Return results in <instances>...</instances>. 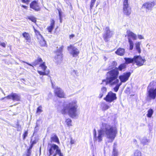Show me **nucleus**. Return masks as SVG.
Segmentation results:
<instances>
[{"mask_svg":"<svg viewBox=\"0 0 156 156\" xmlns=\"http://www.w3.org/2000/svg\"><path fill=\"white\" fill-rule=\"evenodd\" d=\"M102 126L105 127V130H98V141L100 142L102 140V135L103 132H104L107 138L112 142L115 138L117 133V130L115 126L108 125L107 123H102Z\"/></svg>","mask_w":156,"mask_h":156,"instance_id":"f257e3e1","label":"nucleus"},{"mask_svg":"<svg viewBox=\"0 0 156 156\" xmlns=\"http://www.w3.org/2000/svg\"><path fill=\"white\" fill-rule=\"evenodd\" d=\"M126 67L125 63L121 64L118 67H115L114 69H112L108 71L107 73L109 77L106 78L107 82L111 85H113L119 83V80L117 79L119 74V71H122L125 69Z\"/></svg>","mask_w":156,"mask_h":156,"instance_id":"f03ea898","label":"nucleus"},{"mask_svg":"<svg viewBox=\"0 0 156 156\" xmlns=\"http://www.w3.org/2000/svg\"><path fill=\"white\" fill-rule=\"evenodd\" d=\"M78 106L76 102H72L64 107L61 110L62 114H66L67 112L69 116L71 118H74L78 116L77 113Z\"/></svg>","mask_w":156,"mask_h":156,"instance_id":"7ed1b4c3","label":"nucleus"},{"mask_svg":"<svg viewBox=\"0 0 156 156\" xmlns=\"http://www.w3.org/2000/svg\"><path fill=\"white\" fill-rule=\"evenodd\" d=\"M47 147V151L48 152V156L52 155V156H56L57 152L59 149L58 146L55 144H49Z\"/></svg>","mask_w":156,"mask_h":156,"instance_id":"20e7f679","label":"nucleus"},{"mask_svg":"<svg viewBox=\"0 0 156 156\" xmlns=\"http://www.w3.org/2000/svg\"><path fill=\"white\" fill-rule=\"evenodd\" d=\"M64 46L62 45L58 49L54 51L55 55L54 56L55 61L57 62H62L63 59V54L62 53Z\"/></svg>","mask_w":156,"mask_h":156,"instance_id":"39448f33","label":"nucleus"},{"mask_svg":"<svg viewBox=\"0 0 156 156\" xmlns=\"http://www.w3.org/2000/svg\"><path fill=\"white\" fill-rule=\"evenodd\" d=\"M30 7L36 12H38L41 10V6L39 0H34L30 4Z\"/></svg>","mask_w":156,"mask_h":156,"instance_id":"423d86ee","label":"nucleus"},{"mask_svg":"<svg viewBox=\"0 0 156 156\" xmlns=\"http://www.w3.org/2000/svg\"><path fill=\"white\" fill-rule=\"evenodd\" d=\"M128 0H124L123 2V12L124 14L129 16L131 13V8L128 3Z\"/></svg>","mask_w":156,"mask_h":156,"instance_id":"0eeeda50","label":"nucleus"},{"mask_svg":"<svg viewBox=\"0 0 156 156\" xmlns=\"http://www.w3.org/2000/svg\"><path fill=\"white\" fill-rule=\"evenodd\" d=\"M112 31L110 30L109 27H106L104 30V32L103 34V37L105 42H108L109 39L112 37Z\"/></svg>","mask_w":156,"mask_h":156,"instance_id":"6e6552de","label":"nucleus"},{"mask_svg":"<svg viewBox=\"0 0 156 156\" xmlns=\"http://www.w3.org/2000/svg\"><path fill=\"white\" fill-rule=\"evenodd\" d=\"M156 98V87L151 88L147 90V99L148 100L154 99Z\"/></svg>","mask_w":156,"mask_h":156,"instance_id":"1a4fd4ad","label":"nucleus"},{"mask_svg":"<svg viewBox=\"0 0 156 156\" xmlns=\"http://www.w3.org/2000/svg\"><path fill=\"white\" fill-rule=\"evenodd\" d=\"M134 64L138 66H141L144 65L146 59L140 55L134 56Z\"/></svg>","mask_w":156,"mask_h":156,"instance_id":"9d476101","label":"nucleus"},{"mask_svg":"<svg viewBox=\"0 0 156 156\" xmlns=\"http://www.w3.org/2000/svg\"><path fill=\"white\" fill-rule=\"evenodd\" d=\"M117 98L116 94L113 93L112 91H110L108 93L104 99L106 102L111 103L116 100Z\"/></svg>","mask_w":156,"mask_h":156,"instance_id":"9b49d317","label":"nucleus"},{"mask_svg":"<svg viewBox=\"0 0 156 156\" xmlns=\"http://www.w3.org/2000/svg\"><path fill=\"white\" fill-rule=\"evenodd\" d=\"M6 97L7 98V99L12 100L14 101H20L21 99L20 95L14 93H12L6 96Z\"/></svg>","mask_w":156,"mask_h":156,"instance_id":"f8f14e48","label":"nucleus"},{"mask_svg":"<svg viewBox=\"0 0 156 156\" xmlns=\"http://www.w3.org/2000/svg\"><path fill=\"white\" fill-rule=\"evenodd\" d=\"M39 66L41 67L42 70L44 71L42 72L40 71H37L38 73L40 75H48L49 73V71H45L46 68H47V66L45 65V62H42L39 65Z\"/></svg>","mask_w":156,"mask_h":156,"instance_id":"ddd939ff","label":"nucleus"},{"mask_svg":"<svg viewBox=\"0 0 156 156\" xmlns=\"http://www.w3.org/2000/svg\"><path fill=\"white\" fill-rule=\"evenodd\" d=\"M55 94L58 97L60 98H66L65 94L62 90L60 87H56L54 90Z\"/></svg>","mask_w":156,"mask_h":156,"instance_id":"4468645a","label":"nucleus"},{"mask_svg":"<svg viewBox=\"0 0 156 156\" xmlns=\"http://www.w3.org/2000/svg\"><path fill=\"white\" fill-rule=\"evenodd\" d=\"M131 74L130 72H125L123 73L122 75L119 76L121 83H125L128 80Z\"/></svg>","mask_w":156,"mask_h":156,"instance_id":"2eb2a0df","label":"nucleus"},{"mask_svg":"<svg viewBox=\"0 0 156 156\" xmlns=\"http://www.w3.org/2000/svg\"><path fill=\"white\" fill-rule=\"evenodd\" d=\"M155 5L154 2H148L143 4L142 8L146 9L147 10H151Z\"/></svg>","mask_w":156,"mask_h":156,"instance_id":"dca6fc26","label":"nucleus"},{"mask_svg":"<svg viewBox=\"0 0 156 156\" xmlns=\"http://www.w3.org/2000/svg\"><path fill=\"white\" fill-rule=\"evenodd\" d=\"M67 48L68 49H72L70 54L72 55V56L73 57L78 56L80 53V51L78 49L71 44L70 45L68 46Z\"/></svg>","mask_w":156,"mask_h":156,"instance_id":"f3484780","label":"nucleus"},{"mask_svg":"<svg viewBox=\"0 0 156 156\" xmlns=\"http://www.w3.org/2000/svg\"><path fill=\"white\" fill-rule=\"evenodd\" d=\"M23 62L27 64L28 66L33 67L39 65L40 63H41L43 62V60L41 57L39 56L37 59H35L32 62V64L29 63L27 62H25L24 61H23Z\"/></svg>","mask_w":156,"mask_h":156,"instance_id":"a211bd4d","label":"nucleus"},{"mask_svg":"<svg viewBox=\"0 0 156 156\" xmlns=\"http://www.w3.org/2000/svg\"><path fill=\"white\" fill-rule=\"evenodd\" d=\"M50 25L47 27V29L48 32L51 33L55 26V21L54 19H51L50 20Z\"/></svg>","mask_w":156,"mask_h":156,"instance_id":"6ab92c4d","label":"nucleus"},{"mask_svg":"<svg viewBox=\"0 0 156 156\" xmlns=\"http://www.w3.org/2000/svg\"><path fill=\"white\" fill-rule=\"evenodd\" d=\"M51 142H55L58 144L60 143V142L57 136L55 134H52L50 137Z\"/></svg>","mask_w":156,"mask_h":156,"instance_id":"aec40b11","label":"nucleus"},{"mask_svg":"<svg viewBox=\"0 0 156 156\" xmlns=\"http://www.w3.org/2000/svg\"><path fill=\"white\" fill-rule=\"evenodd\" d=\"M38 40V42L40 45V46L41 47H43L47 46L46 42L43 37H42L39 38V40Z\"/></svg>","mask_w":156,"mask_h":156,"instance_id":"412c9836","label":"nucleus"},{"mask_svg":"<svg viewBox=\"0 0 156 156\" xmlns=\"http://www.w3.org/2000/svg\"><path fill=\"white\" fill-rule=\"evenodd\" d=\"M115 53L119 56H123L125 53V49L121 48H119L115 52Z\"/></svg>","mask_w":156,"mask_h":156,"instance_id":"4be33fe9","label":"nucleus"},{"mask_svg":"<svg viewBox=\"0 0 156 156\" xmlns=\"http://www.w3.org/2000/svg\"><path fill=\"white\" fill-rule=\"evenodd\" d=\"M127 36L128 37V38H132V39L133 40H136L137 38L136 35L134 34V33L131 31L129 30H128L127 31Z\"/></svg>","mask_w":156,"mask_h":156,"instance_id":"5701e85b","label":"nucleus"},{"mask_svg":"<svg viewBox=\"0 0 156 156\" xmlns=\"http://www.w3.org/2000/svg\"><path fill=\"white\" fill-rule=\"evenodd\" d=\"M124 59L125 60V63L126 65L131 63L134 64V56L133 58L125 57L124 58Z\"/></svg>","mask_w":156,"mask_h":156,"instance_id":"b1692460","label":"nucleus"},{"mask_svg":"<svg viewBox=\"0 0 156 156\" xmlns=\"http://www.w3.org/2000/svg\"><path fill=\"white\" fill-rule=\"evenodd\" d=\"M22 35L27 41L29 42L31 41V37L29 34L26 32L22 33Z\"/></svg>","mask_w":156,"mask_h":156,"instance_id":"393cba45","label":"nucleus"},{"mask_svg":"<svg viewBox=\"0 0 156 156\" xmlns=\"http://www.w3.org/2000/svg\"><path fill=\"white\" fill-rule=\"evenodd\" d=\"M116 144L114 143L112 151V156H118V153L117 150L116 149Z\"/></svg>","mask_w":156,"mask_h":156,"instance_id":"a878e982","label":"nucleus"},{"mask_svg":"<svg viewBox=\"0 0 156 156\" xmlns=\"http://www.w3.org/2000/svg\"><path fill=\"white\" fill-rule=\"evenodd\" d=\"M27 19L29 20H30L32 22L34 23L35 24L36 23V18L33 16H28L27 18Z\"/></svg>","mask_w":156,"mask_h":156,"instance_id":"bb28decb","label":"nucleus"},{"mask_svg":"<svg viewBox=\"0 0 156 156\" xmlns=\"http://www.w3.org/2000/svg\"><path fill=\"white\" fill-rule=\"evenodd\" d=\"M140 43L139 42L136 43L135 44L136 49L139 53H141V49L140 47Z\"/></svg>","mask_w":156,"mask_h":156,"instance_id":"cd10ccee","label":"nucleus"},{"mask_svg":"<svg viewBox=\"0 0 156 156\" xmlns=\"http://www.w3.org/2000/svg\"><path fill=\"white\" fill-rule=\"evenodd\" d=\"M34 32L35 33V35L37 37V40H39V38L40 37H42V36L40 32L38 30L34 29Z\"/></svg>","mask_w":156,"mask_h":156,"instance_id":"c85d7f7f","label":"nucleus"},{"mask_svg":"<svg viewBox=\"0 0 156 156\" xmlns=\"http://www.w3.org/2000/svg\"><path fill=\"white\" fill-rule=\"evenodd\" d=\"M128 42L129 45V50H132L133 48V43L130 38H128Z\"/></svg>","mask_w":156,"mask_h":156,"instance_id":"c756f323","label":"nucleus"},{"mask_svg":"<svg viewBox=\"0 0 156 156\" xmlns=\"http://www.w3.org/2000/svg\"><path fill=\"white\" fill-rule=\"evenodd\" d=\"M102 109L103 111H105L109 108V106L106 104L103 103L101 106Z\"/></svg>","mask_w":156,"mask_h":156,"instance_id":"7c9ffc66","label":"nucleus"},{"mask_svg":"<svg viewBox=\"0 0 156 156\" xmlns=\"http://www.w3.org/2000/svg\"><path fill=\"white\" fill-rule=\"evenodd\" d=\"M153 113V110L150 108L147 111V116L148 117L150 118L151 117Z\"/></svg>","mask_w":156,"mask_h":156,"instance_id":"2f4dec72","label":"nucleus"},{"mask_svg":"<svg viewBox=\"0 0 156 156\" xmlns=\"http://www.w3.org/2000/svg\"><path fill=\"white\" fill-rule=\"evenodd\" d=\"M121 83H117V84H115L114 85H116V86L114 87V90L115 92H117L118 91L119 87L121 85Z\"/></svg>","mask_w":156,"mask_h":156,"instance_id":"473e14b6","label":"nucleus"},{"mask_svg":"<svg viewBox=\"0 0 156 156\" xmlns=\"http://www.w3.org/2000/svg\"><path fill=\"white\" fill-rule=\"evenodd\" d=\"M65 122L68 126H72V121L70 119L68 118L66 119Z\"/></svg>","mask_w":156,"mask_h":156,"instance_id":"72a5a7b5","label":"nucleus"},{"mask_svg":"<svg viewBox=\"0 0 156 156\" xmlns=\"http://www.w3.org/2000/svg\"><path fill=\"white\" fill-rule=\"evenodd\" d=\"M133 156H142L141 152L138 150H136L134 152Z\"/></svg>","mask_w":156,"mask_h":156,"instance_id":"f704fd0d","label":"nucleus"},{"mask_svg":"<svg viewBox=\"0 0 156 156\" xmlns=\"http://www.w3.org/2000/svg\"><path fill=\"white\" fill-rule=\"evenodd\" d=\"M96 0H91L90 4V9L91 10L92 9L94 5L96 2Z\"/></svg>","mask_w":156,"mask_h":156,"instance_id":"c9c22d12","label":"nucleus"},{"mask_svg":"<svg viewBox=\"0 0 156 156\" xmlns=\"http://www.w3.org/2000/svg\"><path fill=\"white\" fill-rule=\"evenodd\" d=\"M28 134V130H26L24 131L23 134V140H25L26 137L27 136Z\"/></svg>","mask_w":156,"mask_h":156,"instance_id":"e433bc0d","label":"nucleus"},{"mask_svg":"<svg viewBox=\"0 0 156 156\" xmlns=\"http://www.w3.org/2000/svg\"><path fill=\"white\" fill-rule=\"evenodd\" d=\"M42 112V106L40 105L37 108L36 112L37 113H40Z\"/></svg>","mask_w":156,"mask_h":156,"instance_id":"4c0bfd02","label":"nucleus"},{"mask_svg":"<svg viewBox=\"0 0 156 156\" xmlns=\"http://www.w3.org/2000/svg\"><path fill=\"white\" fill-rule=\"evenodd\" d=\"M101 93L103 94H105L107 91V89L105 87H102L101 89Z\"/></svg>","mask_w":156,"mask_h":156,"instance_id":"58836bf2","label":"nucleus"},{"mask_svg":"<svg viewBox=\"0 0 156 156\" xmlns=\"http://www.w3.org/2000/svg\"><path fill=\"white\" fill-rule=\"evenodd\" d=\"M34 145L30 144V146L28 149H27V151L29 152H30L31 153V149L33 147Z\"/></svg>","mask_w":156,"mask_h":156,"instance_id":"ea45409f","label":"nucleus"},{"mask_svg":"<svg viewBox=\"0 0 156 156\" xmlns=\"http://www.w3.org/2000/svg\"><path fill=\"white\" fill-rule=\"evenodd\" d=\"M21 2L23 3L28 4L30 2V0H21Z\"/></svg>","mask_w":156,"mask_h":156,"instance_id":"a19ab883","label":"nucleus"},{"mask_svg":"<svg viewBox=\"0 0 156 156\" xmlns=\"http://www.w3.org/2000/svg\"><path fill=\"white\" fill-rule=\"evenodd\" d=\"M31 153L27 151V153L24 154L22 156H30Z\"/></svg>","mask_w":156,"mask_h":156,"instance_id":"79ce46f5","label":"nucleus"},{"mask_svg":"<svg viewBox=\"0 0 156 156\" xmlns=\"http://www.w3.org/2000/svg\"><path fill=\"white\" fill-rule=\"evenodd\" d=\"M6 44L5 42H1L0 43V45L3 48H5L6 47Z\"/></svg>","mask_w":156,"mask_h":156,"instance_id":"37998d69","label":"nucleus"},{"mask_svg":"<svg viewBox=\"0 0 156 156\" xmlns=\"http://www.w3.org/2000/svg\"><path fill=\"white\" fill-rule=\"evenodd\" d=\"M57 154H58L59 156H63L62 154L61 153V150L60 149L57 152Z\"/></svg>","mask_w":156,"mask_h":156,"instance_id":"c03bdc74","label":"nucleus"},{"mask_svg":"<svg viewBox=\"0 0 156 156\" xmlns=\"http://www.w3.org/2000/svg\"><path fill=\"white\" fill-rule=\"evenodd\" d=\"M37 140H34L33 141H31V140L30 141V144L34 145L37 143Z\"/></svg>","mask_w":156,"mask_h":156,"instance_id":"a18cd8bd","label":"nucleus"},{"mask_svg":"<svg viewBox=\"0 0 156 156\" xmlns=\"http://www.w3.org/2000/svg\"><path fill=\"white\" fill-rule=\"evenodd\" d=\"M58 15H59V18H60L61 17H62V12L60 10H58Z\"/></svg>","mask_w":156,"mask_h":156,"instance_id":"49530a36","label":"nucleus"},{"mask_svg":"<svg viewBox=\"0 0 156 156\" xmlns=\"http://www.w3.org/2000/svg\"><path fill=\"white\" fill-rule=\"evenodd\" d=\"M70 143L71 144H73L75 143L74 140H73L72 138H71L70 139Z\"/></svg>","mask_w":156,"mask_h":156,"instance_id":"de8ad7c7","label":"nucleus"},{"mask_svg":"<svg viewBox=\"0 0 156 156\" xmlns=\"http://www.w3.org/2000/svg\"><path fill=\"white\" fill-rule=\"evenodd\" d=\"M21 7L24 8L25 9L27 10L28 9V7L25 5H21Z\"/></svg>","mask_w":156,"mask_h":156,"instance_id":"09e8293b","label":"nucleus"},{"mask_svg":"<svg viewBox=\"0 0 156 156\" xmlns=\"http://www.w3.org/2000/svg\"><path fill=\"white\" fill-rule=\"evenodd\" d=\"M154 81H153L152 82H151L150 83V84H149V86H150V87H151L154 85Z\"/></svg>","mask_w":156,"mask_h":156,"instance_id":"8fccbe9b","label":"nucleus"},{"mask_svg":"<svg viewBox=\"0 0 156 156\" xmlns=\"http://www.w3.org/2000/svg\"><path fill=\"white\" fill-rule=\"evenodd\" d=\"M138 37L140 39H144V37L141 35H138Z\"/></svg>","mask_w":156,"mask_h":156,"instance_id":"3c124183","label":"nucleus"},{"mask_svg":"<svg viewBox=\"0 0 156 156\" xmlns=\"http://www.w3.org/2000/svg\"><path fill=\"white\" fill-rule=\"evenodd\" d=\"M75 35L74 34H72L69 35V38L70 39H71Z\"/></svg>","mask_w":156,"mask_h":156,"instance_id":"603ef678","label":"nucleus"},{"mask_svg":"<svg viewBox=\"0 0 156 156\" xmlns=\"http://www.w3.org/2000/svg\"><path fill=\"white\" fill-rule=\"evenodd\" d=\"M104 94H103V93H100L99 95V98H102V97H103V96Z\"/></svg>","mask_w":156,"mask_h":156,"instance_id":"864d4df0","label":"nucleus"},{"mask_svg":"<svg viewBox=\"0 0 156 156\" xmlns=\"http://www.w3.org/2000/svg\"><path fill=\"white\" fill-rule=\"evenodd\" d=\"M94 137L95 138H96V131L95 130H94Z\"/></svg>","mask_w":156,"mask_h":156,"instance_id":"5fc2aeb1","label":"nucleus"},{"mask_svg":"<svg viewBox=\"0 0 156 156\" xmlns=\"http://www.w3.org/2000/svg\"><path fill=\"white\" fill-rule=\"evenodd\" d=\"M5 98H7L6 97H4V98H2L0 99V100H4Z\"/></svg>","mask_w":156,"mask_h":156,"instance_id":"6e6d98bb","label":"nucleus"},{"mask_svg":"<svg viewBox=\"0 0 156 156\" xmlns=\"http://www.w3.org/2000/svg\"><path fill=\"white\" fill-rule=\"evenodd\" d=\"M62 17H61V18H59V20H60V23H62Z\"/></svg>","mask_w":156,"mask_h":156,"instance_id":"4d7b16f0","label":"nucleus"},{"mask_svg":"<svg viewBox=\"0 0 156 156\" xmlns=\"http://www.w3.org/2000/svg\"><path fill=\"white\" fill-rule=\"evenodd\" d=\"M133 142L135 143H137V141L136 139L133 140Z\"/></svg>","mask_w":156,"mask_h":156,"instance_id":"13d9d810","label":"nucleus"},{"mask_svg":"<svg viewBox=\"0 0 156 156\" xmlns=\"http://www.w3.org/2000/svg\"><path fill=\"white\" fill-rule=\"evenodd\" d=\"M92 156H94V155H93Z\"/></svg>","mask_w":156,"mask_h":156,"instance_id":"bf43d9fd","label":"nucleus"}]
</instances>
